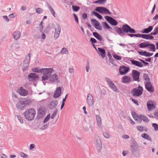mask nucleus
I'll list each match as a JSON object with an SVG mask.
<instances>
[{"label": "nucleus", "mask_w": 158, "mask_h": 158, "mask_svg": "<svg viewBox=\"0 0 158 158\" xmlns=\"http://www.w3.org/2000/svg\"><path fill=\"white\" fill-rule=\"evenodd\" d=\"M48 80L49 82L52 83H58L59 81V77L57 74H52Z\"/></svg>", "instance_id": "obj_12"}, {"label": "nucleus", "mask_w": 158, "mask_h": 158, "mask_svg": "<svg viewBox=\"0 0 158 158\" xmlns=\"http://www.w3.org/2000/svg\"><path fill=\"white\" fill-rule=\"evenodd\" d=\"M36 11L38 14H41L43 12V10L40 8H38L36 9Z\"/></svg>", "instance_id": "obj_61"}, {"label": "nucleus", "mask_w": 158, "mask_h": 158, "mask_svg": "<svg viewBox=\"0 0 158 158\" xmlns=\"http://www.w3.org/2000/svg\"><path fill=\"white\" fill-rule=\"evenodd\" d=\"M50 117V114H49L48 115H47V117L45 118L43 122L44 123H45L47 122V121H48Z\"/></svg>", "instance_id": "obj_55"}, {"label": "nucleus", "mask_w": 158, "mask_h": 158, "mask_svg": "<svg viewBox=\"0 0 158 158\" xmlns=\"http://www.w3.org/2000/svg\"><path fill=\"white\" fill-rule=\"evenodd\" d=\"M87 103L89 106H92L94 103L93 98L90 94H88L87 98Z\"/></svg>", "instance_id": "obj_17"}, {"label": "nucleus", "mask_w": 158, "mask_h": 158, "mask_svg": "<svg viewBox=\"0 0 158 158\" xmlns=\"http://www.w3.org/2000/svg\"><path fill=\"white\" fill-rule=\"evenodd\" d=\"M17 92L19 94L22 96H25L28 94V91L24 89L22 87H20L18 89Z\"/></svg>", "instance_id": "obj_18"}, {"label": "nucleus", "mask_w": 158, "mask_h": 158, "mask_svg": "<svg viewBox=\"0 0 158 158\" xmlns=\"http://www.w3.org/2000/svg\"><path fill=\"white\" fill-rule=\"evenodd\" d=\"M16 117L17 118L18 120L21 123L23 124V120L22 119L21 117L19 115H17L16 116Z\"/></svg>", "instance_id": "obj_58"}, {"label": "nucleus", "mask_w": 158, "mask_h": 158, "mask_svg": "<svg viewBox=\"0 0 158 158\" xmlns=\"http://www.w3.org/2000/svg\"><path fill=\"white\" fill-rule=\"evenodd\" d=\"M107 0H98L94 2L95 3L103 4L105 3Z\"/></svg>", "instance_id": "obj_44"}, {"label": "nucleus", "mask_w": 158, "mask_h": 158, "mask_svg": "<svg viewBox=\"0 0 158 158\" xmlns=\"http://www.w3.org/2000/svg\"><path fill=\"white\" fill-rule=\"evenodd\" d=\"M105 7L102 6H98L95 9V10L101 14H103L104 10H105Z\"/></svg>", "instance_id": "obj_30"}, {"label": "nucleus", "mask_w": 158, "mask_h": 158, "mask_svg": "<svg viewBox=\"0 0 158 158\" xmlns=\"http://www.w3.org/2000/svg\"><path fill=\"white\" fill-rule=\"evenodd\" d=\"M13 61L11 59L9 60L6 64V67L4 68V71L6 72L10 70V68L13 66Z\"/></svg>", "instance_id": "obj_19"}, {"label": "nucleus", "mask_w": 158, "mask_h": 158, "mask_svg": "<svg viewBox=\"0 0 158 158\" xmlns=\"http://www.w3.org/2000/svg\"><path fill=\"white\" fill-rule=\"evenodd\" d=\"M153 53H150L149 52H146L145 56H146V57L151 56L153 55Z\"/></svg>", "instance_id": "obj_64"}, {"label": "nucleus", "mask_w": 158, "mask_h": 158, "mask_svg": "<svg viewBox=\"0 0 158 158\" xmlns=\"http://www.w3.org/2000/svg\"><path fill=\"white\" fill-rule=\"evenodd\" d=\"M96 147L98 152H99L101 151L102 149V144L96 145Z\"/></svg>", "instance_id": "obj_52"}, {"label": "nucleus", "mask_w": 158, "mask_h": 158, "mask_svg": "<svg viewBox=\"0 0 158 158\" xmlns=\"http://www.w3.org/2000/svg\"><path fill=\"white\" fill-rule=\"evenodd\" d=\"M102 24L103 27L105 29H111L112 28L106 22H102Z\"/></svg>", "instance_id": "obj_36"}, {"label": "nucleus", "mask_w": 158, "mask_h": 158, "mask_svg": "<svg viewBox=\"0 0 158 158\" xmlns=\"http://www.w3.org/2000/svg\"><path fill=\"white\" fill-rule=\"evenodd\" d=\"M43 68L40 69L38 67L32 69V71L34 72L37 73H42Z\"/></svg>", "instance_id": "obj_35"}, {"label": "nucleus", "mask_w": 158, "mask_h": 158, "mask_svg": "<svg viewBox=\"0 0 158 158\" xmlns=\"http://www.w3.org/2000/svg\"><path fill=\"white\" fill-rule=\"evenodd\" d=\"M139 35V37H141L143 39L147 40H153L154 39V37L151 33L150 34H140Z\"/></svg>", "instance_id": "obj_21"}, {"label": "nucleus", "mask_w": 158, "mask_h": 158, "mask_svg": "<svg viewBox=\"0 0 158 158\" xmlns=\"http://www.w3.org/2000/svg\"><path fill=\"white\" fill-rule=\"evenodd\" d=\"M93 35L99 41H102V36L98 33L96 32H94L93 33Z\"/></svg>", "instance_id": "obj_34"}, {"label": "nucleus", "mask_w": 158, "mask_h": 158, "mask_svg": "<svg viewBox=\"0 0 158 158\" xmlns=\"http://www.w3.org/2000/svg\"><path fill=\"white\" fill-rule=\"evenodd\" d=\"M149 48L150 49V51L152 52H155L156 50L155 46V45L153 44H149Z\"/></svg>", "instance_id": "obj_39"}, {"label": "nucleus", "mask_w": 158, "mask_h": 158, "mask_svg": "<svg viewBox=\"0 0 158 158\" xmlns=\"http://www.w3.org/2000/svg\"><path fill=\"white\" fill-rule=\"evenodd\" d=\"M151 34L154 35L158 34V27L155 28L153 31L151 33Z\"/></svg>", "instance_id": "obj_42"}, {"label": "nucleus", "mask_w": 158, "mask_h": 158, "mask_svg": "<svg viewBox=\"0 0 158 158\" xmlns=\"http://www.w3.org/2000/svg\"><path fill=\"white\" fill-rule=\"evenodd\" d=\"M146 89L149 92L152 93L154 91V87L152 85L150 82L144 83Z\"/></svg>", "instance_id": "obj_14"}, {"label": "nucleus", "mask_w": 158, "mask_h": 158, "mask_svg": "<svg viewBox=\"0 0 158 158\" xmlns=\"http://www.w3.org/2000/svg\"><path fill=\"white\" fill-rule=\"evenodd\" d=\"M129 70V68L128 67H126L124 66H120L119 68V72L121 75H124L126 74Z\"/></svg>", "instance_id": "obj_13"}, {"label": "nucleus", "mask_w": 158, "mask_h": 158, "mask_svg": "<svg viewBox=\"0 0 158 158\" xmlns=\"http://www.w3.org/2000/svg\"><path fill=\"white\" fill-rule=\"evenodd\" d=\"M132 114L133 118L135 120H137V118H139L137 114H136L135 112H132Z\"/></svg>", "instance_id": "obj_60"}, {"label": "nucleus", "mask_w": 158, "mask_h": 158, "mask_svg": "<svg viewBox=\"0 0 158 158\" xmlns=\"http://www.w3.org/2000/svg\"><path fill=\"white\" fill-rule=\"evenodd\" d=\"M139 118L142 119L143 121L146 123H148L149 121L148 118L147 117L142 114L140 115Z\"/></svg>", "instance_id": "obj_38"}, {"label": "nucleus", "mask_w": 158, "mask_h": 158, "mask_svg": "<svg viewBox=\"0 0 158 158\" xmlns=\"http://www.w3.org/2000/svg\"><path fill=\"white\" fill-rule=\"evenodd\" d=\"M103 135L106 139H109L110 137L109 134L107 132H104L103 133Z\"/></svg>", "instance_id": "obj_53"}, {"label": "nucleus", "mask_w": 158, "mask_h": 158, "mask_svg": "<svg viewBox=\"0 0 158 158\" xmlns=\"http://www.w3.org/2000/svg\"><path fill=\"white\" fill-rule=\"evenodd\" d=\"M152 126L155 131H158V125L157 123H153L152 124Z\"/></svg>", "instance_id": "obj_48"}, {"label": "nucleus", "mask_w": 158, "mask_h": 158, "mask_svg": "<svg viewBox=\"0 0 158 158\" xmlns=\"http://www.w3.org/2000/svg\"><path fill=\"white\" fill-rule=\"evenodd\" d=\"M98 52L99 53H101L100 55L102 58H104L105 56V51L104 48H98Z\"/></svg>", "instance_id": "obj_28"}, {"label": "nucleus", "mask_w": 158, "mask_h": 158, "mask_svg": "<svg viewBox=\"0 0 158 158\" xmlns=\"http://www.w3.org/2000/svg\"><path fill=\"white\" fill-rule=\"evenodd\" d=\"M61 31V27L59 25L57 24L54 34V38L55 40H56L59 37Z\"/></svg>", "instance_id": "obj_16"}, {"label": "nucleus", "mask_w": 158, "mask_h": 158, "mask_svg": "<svg viewBox=\"0 0 158 158\" xmlns=\"http://www.w3.org/2000/svg\"><path fill=\"white\" fill-rule=\"evenodd\" d=\"M31 59L30 54H28L25 57V60L23 61L22 69L23 71L26 70L29 66V61Z\"/></svg>", "instance_id": "obj_7"}, {"label": "nucleus", "mask_w": 158, "mask_h": 158, "mask_svg": "<svg viewBox=\"0 0 158 158\" xmlns=\"http://www.w3.org/2000/svg\"><path fill=\"white\" fill-rule=\"evenodd\" d=\"M38 78L37 75L35 73H31L28 75V78L30 81H35Z\"/></svg>", "instance_id": "obj_20"}, {"label": "nucleus", "mask_w": 158, "mask_h": 158, "mask_svg": "<svg viewBox=\"0 0 158 158\" xmlns=\"http://www.w3.org/2000/svg\"><path fill=\"white\" fill-rule=\"evenodd\" d=\"M10 48V49L14 52L19 51L21 49L20 44L17 42L13 43L11 44Z\"/></svg>", "instance_id": "obj_9"}, {"label": "nucleus", "mask_w": 158, "mask_h": 158, "mask_svg": "<svg viewBox=\"0 0 158 158\" xmlns=\"http://www.w3.org/2000/svg\"><path fill=\"white\" fill-rule=\"evenodd\" d=\"M36 114V111L34 109L30 108L26 110L24 114L26 118L28 120H33Z\"/></svg>", "instance_id": "obj_3"}, {"label": "nucleus", "mask_w": 158, "mask_h": 158, "mask_svg": "<svg viewBox=\"0 0 158 158\" xmlns=\"http://www.w3.org/2000/svg\"><path fill=\"white\" fill-rule=\"evenodd\" d=\"M58 103L57 101H52L50 104V106L52 108H55Z\"/></svg>", "instance_id": "obj_40"}, {"label": "nucleus", "mask_w": 158, "mask_h": 158, "mask_svg": "<svg viewBox=\"0 0 158 158\" xmlns=\"http://www.w3.org/2000/svg\"><path fill=\"white\" fill-rule=\"evenodd\" d=\"M104 18L111 25L115 26L118 24L117 21L112 17L108 16H105Z\"/></svg>", "instance_id": "obj_11"}, {"label": "nucleus", "mask_w": 158, "mask_h": 158, "mask_svg": "<svg viewBox=\"0 0 158 158\" xmlns=\"http://www.w3.org/2000/svg\"><path fill=\"white\" fill-rule=\"evenodd\" d=\"M20 154V156L23 158H28L27 155L23 152H21Z\"/></svg>", "instance_id": "obj_56"}, {"label": "nucleus", "mask_w": 158, "mask_h": 158, "mask_svg": "<svg viewBox=\"0 0 158 158\" xmlns=\"http://www.w3.org/2000/svg\"><path fill=\"white\" fill-rule=\"evenodd\" d=\"M91 22L94 25V27L96 25H98V23H99V22L98 20L95 19H92L91 20Z\"/></svg>", "instance_id": "obj_43"}, {"label": "nucleus", "mask_w": 158, "mask_h": 158, "mask_svg": "<svg viewBox=\"0 0 158 158\" xmlns=\"http://www.w3.org/2000/svg\"><path fill=\"white\" fill-rule=\"evenodd\" d=\"M96 118L97 121V125L98 127L100 128H102V127L101 118L98 115H97L96 116Z\"/></svg>", "instance_id": "obj_23"}, {"label": "nucleus", "mask_w": 158, "mask_h": 158, "mask_svg": "<svg viewBox=\"0 0 158 158\" xmlns=\"http://www.w3.org/2000/svg\"><path fill=\"white\" fill-rule=\"evenodd\" d=\"M144 79L145 80L144 83L145 82H150V79L148 75L146 73H144L143 76Z\"/></svg>", "instance_id": "obj_33"}, {"label": "nucleus", "mask_w": 158, "mask_h": 158, "mask_svg": "<svg viewBox=\"0 0 158 158\" xmlns=\"http://www.w3.org/2000/svg\"><path fill=\"white\" fill-rule=\"evenodd\" d=\"M92 14H93L95 16H96L97 18L100 19H102V16L99 13L95 11H93L92 12Z\"/></svg>", "instance_id": "obj_41"}, {"label": "nucleus", "mask_w": 158, "mask_h": 158, "mask_svg": "<svg viewBox=\"0 0 158 158\" xmlns=\"http://www.w3.org/2000/svg\"><path fill=\"white\" fill-rule=\"evenodd\" d=\"M103 14L106 15H111V13L109 11V10L105 8V10H104V12Z\"/></svg>", "instance_id": "obj_50"}, {"label": "nucleus", "mask_w": 158, "mask_h": 158, "mask_svg": "<svg viewBox=\"0 0 158 158\" xmlns=\"http://www.w3.org/2000/svg\"><path fill=\"white\" fill-rule=\"evenodd\" d=\"M46 110L43 107H40L38 110V115L40 118L43 117L45 114Z\"/></svg>", "instance_id": "obj_22"}, {"label": "nucleus", "mask_w": 158, "mask_h": 158, "mask_svg": "<svg viewBox=\"0 0 158 158\" xmlns=\"http://www.w3.org/2000/svg\"><path fill=\"white\" fill-rule=\"evenodd\" d=\"M138 148L137 143L134 139H133L130 145V150L132 154L135 157L139 155Z\"/></svg>", "instance_id": "obj_4"}, {"label": "nucleus", "mask_w": 158, "mask_h": 158, "mask_svg": "<svg viewBox=\"0 0 158 158\" xmlns=\"http://www.w3.org/2000/svg\"><path fill=\"white\" fill-rule=\"evenodd\" d=\"M53 71V69L52 68H43L41 73L43 75L41 77L42 80L44 81L48 80Z\"/></svg>", "instance_id": "obj_2"}, {"label": "nucleus", "mask_w": 158, "mask_h": 158, "mask_svg": "<svg viewBox=\"0 0 158 158\" xmlns=\"http://www.w3.org/2000/svg\"><path fill=\"white\" fill-rule=\"evenodd\" d=\"M14 38L16 40L19 39L21 36L20 32L19 31H15L13 34Z\"/></svg>", "instance_id": "obj_25"}, {"label": "nucleus", "mask_w": 158, "mask_h": 158, "mask_svg": "<svg viewBox=\"0 0 158 158\" xmlns=\"http://www.w3.org/2000/svg\"><path fill=\"white\" fill-rule=\"evenodd\" d=\"M138 53L140 55L145 56L146 51H138Z\"/></svg>", "instance_id": "obj_63"}, {"label": "nucleus", "mask_w": 158, "mask_h": 158, "mask_svg": "<svg viewBox=\"0 0 158 158\" xmlns=\"http://www.w3.org/2000/svg\"><path fill=\"white\" fill-rule=\"evenodd\" d=\"M156 102L152 100H149L147 102V106L148 110L149 111L154 110L156 108Z\"/></svg>", "instance_id": "obj_10"}, {"label": "nucleus", "mask_w": 158, "mask_h": 158, "mask_svg": "<svg viewBox=\"0 0 158 158\" xmlns=\"http://www.w3.org/2000/svg\"><path fill=\"white\" fill-rule=\"evenodd\" d=\"M143 88L142 87L139 86L131 90L132 95L135 97H139L143 94Z\"/></svg>", "instance_id": "obj_5"}, {"label": "nucleus", "mask_w": 158, "mask_h": 158, "mask_svg": "<svg viewBox=\"0 0 158 158\" xmlns=\"http://www.w3.org/2000/svg\"><path fill=\"white\" fill-rule=\"evenodd\" d=\"M94 27L97 29L99 31H101L102 30V27L100 25V23H98V25H96L94 26Z\"/></svg>", "instance_id": "obj_54"}, {"label": "nucleus", "mask_w": 158, "mask_h": 158, "mask_svg": "<svg viewBox=\"0 0 158 158\" xmlns=\"http://www.w3.org/2000/svg\"><path fill=\"white\" fill-rule=\"evenodd\" d=\"M139 34H127V35L129 36L132 37L134 36H135L137 37H139Z\"/></svg>", "instance_id": "obj_49"}, {"label": "nucleus", "mask_w": 158, "mask_h": 158, "mask_svg": "<svg viewBox=\"0 0 158 158\" xmlns=\"http://www.w3.org/2000/svg\"><path fill=\"white\" fill-rule=\"evenodd\" d=\"M114 29L116 32L120 35L123 36L125 33H135L136 31L134 28H132L127 24H124L122 25V28L115 27Z\"/></svg>", "instance_id": "obj_1"}, {"label": "nucleus", "mask_w": 158, "mask_h": 158, "mask_svg": "<svg viewBox=\"0 0 158 158\" xmlns=\"http://www.w3.org/2000/svg\"><path fill=\"white\" fill-rule=\"evenodd\" d=\"M155 118L158 120V110L154 113Z\"/></svg>", "instance_id": "obj_62"}, {"label": "nucleus", "mask_w": 158, "mask_h": 158, "mask_svg": "<svg viewBox=\"0 0 158 158\" xmlns=\"http://www.w3.org/2000/svg\"><path fill=\"white\" fill-rule=\"evenodd\" d=\"M153 29V27L152 26H149L148 28H145L144 30L141 31L142 33H148L151 32Z\"/></svg>", "instance_id": "obj_29"}, {"label": "nucleus", "mask_w": 158, "mask_h": 158, "mask_svg": "<svg viewBox=\"0 0 158 158\" xmlns=\"http://www.w3.org/2000/svg\"><path fill=\"white\" fill-rule=\"evenodd\" d=\"M12 98L13 100L15 101H17L18 99V97L16 94H14L12 95Z\"/></svg>", "instance_id": "obj_59"}, {"label": "nucleus", "mask_w": 158, "mask_h": 158, "mask_svg": "<svg viewBox=\"0 0 158 158\" xmlns=\"http://www.w3.org/2000/svg\"><path fill=\"white\" fill-rule=\"evenodd\" d=\"M141 137L143 138L149 140L150 142L152 141L151 138L150 137L149 135L147 134H143L141 135Z\"/></svg>", "instance_id": "obj_37"}, {"label": "nucleus", "mask_w": 158, "mask_h": 158, "mask_svg": "<svg viewBox=\"0 0 158 158\" xmlns=\"http://www.w3.org/2000/svg\"><path fill=\"white\" fill-rule=\"evenodd\" d=\"M66 52H68V50L67 49L65 48H64L61 49L60 52L61 54H66Z\"/></svg>", "instance_id": "obj_51"}, {"label": "nucleus", "mask_w": 158, "mask_h": 158, "mask_svg": "<svg viewBox=\"0 0 158 158\" xmlns=\"http://www.w3.org/2000/svg\"><path fill=\"white\" fill-rule=\"evenodd\" d=\"M131 81V78L127 76H125L122 77V81L123 83H127Z\"/></svg>", "instance_id": "obj_27"}, {"label": "nucleus", "mask_w": 158, "mask_h": 158, "mask_svg": "<svg viewBox=\"0 0 158 158\" xmlns=\"http://www.w3.org/2000/svg\"><path fill=\"white\" fill-rule=\"evenodd\" d=\"M96 145L102 144L101 140L99 138H97L95 139Z\"/></svg>", "instance_id": "obj_47"}, {"label": "nucleus", "mask_w": 158, "mask_h": 158, "mask_svg": "<svg viewBox=\"0 0 158 158\" xmlns=\"http://www.w3.org/2000/svg\"><path fill=\"white\" fill-rule=\"evenodd\" d=\"M31 102L29 100H25V101L19 100L18 103L16 104V107L22 110L27 105L29 104Z\"/></svg>", "instance_id": "obj_6"}, {"label": "nucleus", "mask_w": 158, "mask_h": 158, "mask_svg": "<svg viewBox=\"0 0 158 158\" xmlns=\"http://www.w3.org/2000/svg\"><path fill=\"white\" fill-rule=\"evenodd\" d=\"M105 81L107 82L108 84L109 87L113 91L115 92H118L119 91L116 85L108 77H106L105 78Z\"/></svg>", "instance_id": "obj_8"}, {"label": "nucleus", "mask_w": 158, "mask_h": 158, "mask_svg": "<svg viewBox=\"0 0 158 158\" xmlns=\"http://www.w3.org/2000/svg\"><path fill=\"white\" fill-rule=\"evenodd\" d=\"M113 56L114 59L118 60H120L122 59L121 57L117 54H113Z\"/></svg>", "instance_id": "obj_46"}, {"label": "nucleus", "mask_w": 158, "mask_h": 158, "mask_svg": "<svg viewBox=\"0 0 158 158\" xmlns=\"http://www.w3.org/2000/svg\"><path fill=\"white\" fill-rule=\"evenodd\" d=\"M132 72V76L134 80L139 81L140 72L135 70H133Z\"/></svg>", "instance_id": "obj_15"}, {"label": "nucleus", "mask_w": 158, "mask_h": 158, "mask_svg": "<svg viewBox=\"0 0 158 158\" xmlns=\"http://www.w3.org/2000/svg\"><path fill=\"white\" fill-rule=\"evenodd\" d=\"M61 94V89L60 87H58L56 89L55 92L53 95V97L55 98L59 97Z\"/></svg>", "instance_id": "obj_24"}, {"label": "nucleus", "mask_w": 158, "mask_h": 158, "mask_svg": "<svg viewBox=\"0 0 158 158\" xmlns=\"http://www.w3.org/2000/svg\"><path fill=\"white\" fill-rule=\"evenodd\" d=\"M136 128L138 131L140 132H142L144 131H147V129L146 128L141 125L137 126H136Z\"/></svg>", "instance_id": "obj_31"}, {"label": "nucleus", "mask_w": 158, "mask_h": 158, "mask_svg": "<svg viewBox=\"0 0 158 158\" xmlns=\"http://www.w3.org/2000/svg\"><path fill=\"white\" fill-rule=\"evenodd\" d=\"M72 7L73 10L76 12L78 11L80 9V7L77 6H74V5H72Z\"/></svg>", "instance_id": "obj_45"}, {"label": "nucleus", "mask_w": 158, "mask_h": 158, "mask_svg": "<svg viewBox=\"0 0 158 158\" xmlns=\"http://www.w3.org/2000/svg\"><path fill=\"white\" fill-rule=\"evenodd\" d=\"M57 111L56 110H55L53 112V113L52 114L51 116V118L52 119H53L54 118V117L57 114Z\"/></svg>", "instance_id": "obj_57"}, {"label": "nucleus", "mask_w": 158, "mask_h": 158, "mask_svg": "<svg viewBox=\"0 0 158 158\" xmlns=\"http://www.w3.org/2000/svg\"><path fill=\"white\" fill-rule=\"evenodd\" d=\"M131 63L133 65L138 66L140 67H142L143 66L142 64L139 62L135 60H131Z\"/></svg>", "instance_id": "obj_26"}, {"label": "nucleus", "mask_w": 158, "mask_h": 158, "mask_svg": "<svg viewBox=\"0 0 158 158\" xmlns=\"http://www.w3.org/2000/svg\"><path fill=\"white\" fill-rule=\"evenodd\" d=\"M149 42L146 41L145 42L139 44V47L140 48H143L149 46Z\"/></svg>", "instance_id": "obj_32"}]
</instances>
